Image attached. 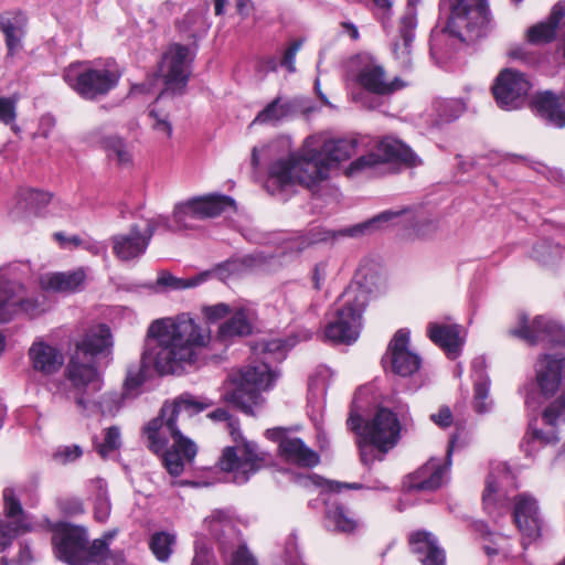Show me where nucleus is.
<instances>
[{
    "label": "nucleus",
    "mask_w": 565,
    "mask_h": 565,
    "mask_svg": "<svg viewBox=\"0 0 565 565\" xmlns=\"http://www.w3.org/2000/svg\"><path fill=\"white\" fill-rule=\"evenodd\" d=\"M254 312L246 308H239L233 316L218 328L217 337L227 342L236 337H245L252 333Z\"/></svg>",
    "instance_id": "nucleus-37"
},
{
    "label": "nucleus",
    "mask_w": 565,
    "mask_h": 565,
    "mask_svg": "<svg viewBox=\"0 0 565 565\" xmlns=\"http://www.w3.org/2000/svg\"><path fill=\"white\" fill-rule=\"evenodd\" d=\"M15 99L0 97V121L4 125H11L17 117Z\"/></svg>",
    "instance_id": "nucleus-54"
},
{
    "label": "nucleus",
    "mask_w": 565,
    "mask_h": 565,
    "mask_svg": "<svg viewBox=\"0 0 565 565\" xmlns=\"http://www.w3.org/2000/svg\"><path fill=\"white\" fill-rule=\"evenodd\" d=\"M409 545L423 565H445V553L433 534L417 531L409 536Z\"/></svg>",
    "instance_id": "nucleus-31"
},
{
    "label": "nucleus",
    "mask_w": 565,
    "mask_h": 565,
    "mask_svg": "<svg viewBox=\"0 0 565 565\" xmlns=\"http://www.w3.org/2000/svg\"><path fill=\"white\" fill-rule=\"evenodd\" d=\"M114 536L115 532H108L88 545V535L83 527L60 524L53 531L52 544L57 558L68 565H124V552L109 547Z\"/></svg>",
    "instance_id": "nucleus-6"
},
{
    "label": "nucleus",
    "mask_w": 565,
    "mask_h": 565,
    "mask_svg": "<svg viewBox=\"0 0 565 565\" xmlns=\"http://www.w3.org/2000/svg\"><path fill=\"white\" fill-rule=\"evenodd\" d=\"M28 360L33 372L46 377L58 373L64 365L62 350L42 337L35 338L31 343Z\"/></svg>",
    "instance_id": "nucleus-24"
},
{
    "label": "nucleus",
    "mask_w": 565,
    "mask_h": 565,
    "mask_svg": "<svg viewBox=\"0 0 565 565\" xmlns=\"http://www.w3.org/2000/svg\"><path fill=\"white\" fill-rule=\"evenodd\" d=\"M327 525L334 532L353 534L362 525L360 519L344 505L334 503L326 512Z\"/></svg>",
    "instance_id": "nucleus-42"
},
{
    "label": "nucleus",
    "mask_w": 565,
    "mask_h": 565,
    "mask_svg": "<svg viewBox=\"0 0 565 565\" xmlns=\"http://www.w3.org/2000/svg\"><path fill=\"white\" fill-rule=\"evenodd\" d=\"M297 111L298 105L296 100L276 97L257 114L250 125L259 124L277 126L282 120L296 115Z\"/></svg>",
    "instance_id": "nucleus-36"
},
{
    "label": "nucleus",
    "mask_w": 565,
    "mask_h": 565,
    "mask_svg": "<svg viewBox=\"0 0 565 565\" xmlns=\"http://www.w3.org/2000/svg\"><path fill=\"white\" fill-rule=\"evenodd\" d=\"M110 329L106 324H98L90 328L82 341L76 344L75 352L83 356H108L113 348Z\"/></svg>",
    "instance_id": "nucleus-30"
},
{
    "label": "nucleus",
    "mask_w": 565,
    "mask_h": 565,
    "mask_svg": "<svg viewBox=\"0 0 565 565\" xmlns=\"http://www.w3.org/2000/svg\"><path fill=\"white\" fill-rule=\"evenodd\" d=\"M454 444L455 440L450 439L444 463L440 459L431 458L414 475L412 489L433 491L441 487L450 468Z\"/></svg>",
    "instance_id": "nucleus-27"
},
{
    "label": "nucleus",
    "mask_w": 565,
    "mask_h": 565,
    "mask_svg": "<svg viewBox=\"0 0 565 565\" xmlns=\"http://www.w3.org/2000/svg\"><path fill=\"white\" fill-rule=\"evenodd\" d=\"M532 256L537 262L550 265L562 256V248L558 244L545 239L533 247Z\"/></svg>",
    "instance_id": "nucleus-47"
},
{
    "label": "nucleus",
    "mask_w": 565,
    "mask_h": 565,
    "mask_svg": "<svg viewBox=\"0 0 565 565\" xmlns=\"http://www.w3.org/2000/svg\"><path fill=\"white\" fill-rule=\"evenodd\" d=\"M211 278V271H202L193 277L180 278L168 271H161L157 285L170 290H184L195 288Z\"/></svg>",
    "instance_id": "nucleus-43"
},
{
    "label": "nucleus",
    "mask_w": 565,
    "mask_h": 565,
    "mask_svg": "<svg viewBox=\"0 0 565 565\" xmlns=\"http://www.w3.org/2000/svg\"><path fill=\"white\" fill-rule=\"evenodd\" d=\"M120 76L119 71L110 64L99 66L87 62L73 63L63 73L66 84L88 100L107 95L117 86Z\"/></svg>",
    "instance_id": "nucleus-11"
},
{
    "label": "nucleus",
    "mask_w": 565,
    "mask_h": 565,
    "mask_svg": "<svg viewBox=\"0 0 565 565\" xmlns=\"http://www.w3.org/2000/svg\"><path fill=\"white\" fill-rule=\"evenodd\" d=\"M209 406L210 403L184 394L172 403H164L160 415L145 427L148 447L156 454H162L163 466L171 476H180L185 466L193 462L198 452L195 443L181 434L178 420L190 418Z\"/></svg>",
    "instance_id": "nucleus-2"
},
{
    "label": "nucleus",
    "mask_w": 565,
    "mask_h": 565,
    "mask_svg": "<svg viewBox=\"0 0 565 565\" xmlns=\"http://www.w3.org/2000/svg\"><path fill=\"white\" fill-rule=\"evenodd\" d=\"M84 358L75 352L65 369V377L70 383L66 397L73 399L77 408L90 407L86 398L94 396L103 387L100 373L92 362H84Z\"/></svg>",
    "instance_id": "nucleus-14"
},
{
    "label": "nucleus",
    "mask_w": 565,
    "mask_h": 565,
    "mask_svg": "<svg viewBox=\"0 0 565 565\" xmlns=\"http://www.w3.org/2000/svg\"><path fill=\"white\" fill-rule=\"evenodd\" d=\"M120 445V429L117 426H111L106 429L104 441L97 446V451L103 458H106L109 454L117 450Z\"/></svg>",
    "instance_id": "nucleus-50"
},
{
    "label": "nucleus",
    "mask_w": 565,
    "mask_h": 565,
    "mask_svg": "<svg viewBox=\"0 0 565 565\" xmlns=\"http://www.w3.org/2000/svg\"><path fill=\"white\" fill-rule=\"evenodd\" d=\"M356 443L360 450L361 461L364 465H371L375 460V450L377 448L369 440L362 437H358Z\"/></svg>",
    "instance_id": "nucleus-56"
},
{
    "label": "nucleus",
    "mask_w": 565,
    "mask_h": 565,
    "mask_svg": "<svg viewBox=\"0 0 565 565\" xmlns=\"http://www.w3.org/2000/svg\"><path fill=\"white\" fill-rule=\"evenodd\" d=\"M367 301L369 294L363 287L349 286L334 303L324 328V338L333 343H354L362 330Z\"/></svg>",
    "instance_id": "nucleus-8"
},
{
    "label": "nucleus",
    "mask_w": 565,
    "mask_h": 565,
    "mask_svg": "<svg viewBox=\"0 0 565 565\" xmlns=\"http://www.w3.org/2000/svg\"><path fill=\"white\" fill-rule=\"evenodd\" d=\"M146 349L138 364L127 369L122 392H106L99 398L88 396V408H78L86 415L100 413L115 416L127 398L138 394L139 387L154 369L159 374H175L196 361L198 349L210 341V332L198 326L186 313L175 319L162 318L153 321L148 330Z\"/></svg>",
    "instance_id": "nucleus-1"
},
{
    "label": "nucleus",
    "mask_w": 565,
    "mask_h": 565,
    "mask_svg": "<svg viewBox=\"0 0 565 565\" xmlns=\"http://www.w3.org/2000/svg\"><path fill=\"white\" fill-rule=\"evenodd\" d=\"M430 419L441 428L449 427L452 422V414L449 407L443 406L437 413L430 415Z\"/></svg>",
    "instance_id": "nucleus-61"
},
{
    "label": "nucleus",
    "mask_w": 565,
    "mask_h": 565,
    "mask_svg": "<svg viewBox=\"0 0 565 565\" xmlns=\"http://www.w3.org/2000/svg\"><path fill=\"white\" fill-rule=\"evenodd\" d=\"M543 420L550 426L548 429L543 430L530 424L520 443V449L527 458H534L544 447L554 446L559 441L554 427L565 423V396L558 397L545 408Z\"/></svg>",
    "instance_id": "nucleus-16"
},
{
    "label": "nucleus",
    "mask_w": 565,
    "mask_h": 565,
    "mask_svg": "<svg viewBox=\"0 0 565 565\" xmlns=\"http://www.w3.org/2000/svg\"><path fill=\"white\" fill-rule=\"evenodd\" d=\"M175 542V536L167 532H158L151 536L150 548L156 557L164 562L172 553V545Z\"/></svg>",
    "instance_id": "nucleus-46"
},
{
    "label": "nucleus",
    "mask_w": 565,
    "mask_h": 565,
    "mask_svg": "<svg viewBox=\"0 0 565 565\" xmlns=\"http://www.w3.org/2000/svg\"><path fill=\"white\" fill-rule=\"evenodd\" d=\"M356 145L355 138L335 139L326 132L308 137V147L313 149L315 146L330 169L351 158L355 153Z\"/></svg>",
    "instance_id": "nucleus-26"
},
{
    "label": "nucleus",
    "mask_w": 565,
    "mask_h": 565,
    "mask_svg": "<svg viewBox=\"0 0 565 565\" xmlns=\"http://www.w3.org/2000/svg\"><path fill=\"white\" fill-rule=\"evenodd\" d=\"M406 422V413L399 414L386 407H379L374 416L362 426V418L352 409L347 425L358 437L365 438L379 451L387 452L401 439L402 424Z\"/></svg>",
    "instance_id": "nucleus-10"
},
{
    "label": "nucleus",
    "mask_w": 565,
    "mask_h": 565,
    "mask_svg": "<svg viewBox=\"0 0 565 565\" xmlns=\"http://www.w3.org/2000/svg\"><path fill=\"white\" fill-rule=\"evenodd\" d=\"M352 66L354 82L373 95L388 96L405 86L398 76L390 77L383 63L370 53L358 54Z\"/></svg>",
    "instance_id": "nucleus-13"
},
{
    "label": "nucleus",
    "mask_w": 565,
    "mask_h": 565,
    "mask_svg": "<svg viewBox=\"0 0 565 565\" xmlns=\"http://www.w3.org/2000/svg\"><path fill=\"white\" fill-rule=\"evenodd\" d=\"M231 311L230 307L225 303H216L213 306H206L202 309L204 317L211 321H217L228 315Z\"/></svg>",
    "instance_id": "nucleus-57"
},
{
    "label": "nucleus",
    "mask_w": 565,
    "mask_h": 565,
    "mask_svg": "<svg viewBox=\"0 0 565 565\" xmlns=\"http://www.w3.org/2000/svg\"><path fill=\"white\" fill-rule=\"evenodd\" d=\"M3 516L0 518V552L12 544L15 537L31 531L29 515L22 508L15 491L7 487L2 493Z\"/></svg>",
    "instance_id": "nucleus-19"
},
{
    "label": "nucleus",
    "mask_w": 565,
    "mask_h": 565,
    "mask_svg": "<svg viewBox=\"0 0 565 565\" xmlns=\"http://www.w3.org/2000/svg\"><path fill=\"white\" fill-rule=\"evenodd\" d=\"M204 523L213 537L220 542L222 551L225 552V544L236 537L234 522L230 513L215 510L204 520Z\"/></svg>",
    "instance_id": "nucleus-41"
},
{
    "label": "nucleus",
    "mask_w": 565,
    "mask_h": 565,
    "mask_svg": "<svg viewBox=\"0 0 565 565\" xmlns=\"http://www.w3.org/2000/svg\"><path fill=\"white\" fill-rule=\"evenodd\" d=\"M319 486H322L327 490L331 492H340L343 489H352V490H359L363 489L362 483L353 482V483H347V482H339L333 480H323Z\"/></svg>",
    "instance_id": "nucleus-62"
},
{
    "label": "nucleus",
    "mask_w": 565,
    "mask_h": 565,
    "mask_svg": "<svg viewBox=\"0 0 565 565\" xmlns=\"http://www.w3.org/2000/svg\"><path fill=\"white\" fill-rule=\"evenodd\" d=\"M294 345V341L285 339L262 343V360L253 361L239 371L234 379V387L226 392L225 399L243 413L255 416L265 402L262 393L271 388L279 376L271 364L281 362Z\"/></svg>",
    "instance_id": "nucleus-4"
},
{
    "label": "nucleus",
    "mask_w": 565,
    "mask_h": 565,
    "mask_svg": "<svg viewBox=\"0 0 565 565\" xmlns=\"http://www.w3.org/2000/svg\"><path fill=\"white\" fill-rule=\"evenodd\" d=\"M531 88L532 83L525 74L504 68L494 79L492 94L501 109L514 110L525 105Z\"/></svg>",
    "instance_id": "nucleus-18"
},
{
    "label": "nucleus",
    "mask_w": 565,
    "mask_h": 565,
    "mask_svg": "<svg viewBox=\"0 0 565 565\" xmlns=\"http://www.w3.org/2000/svg\"><path fill=\"white\" fill-rule=\"evenodd\" d=\"M390 161H399L408 167H417L422 163L419 157L405 143L394 139H384L379 142L375 151L361 156L351 162L345 174L353 177L361 172L374 170Z\"/></svg>",
    "instance_id": "nucleus-15"
},
{
    "label": "nucleus",
    "mask_w": 565,
    "mask_h": 565,
    "mask_svg": "<svg viewBox=\"0 0 565 565\" xmlns=\"http://www.w3.org/2000/svg\"><path fill=\"white\" fill-rule=\"evenodd\" d=\"M308 147V138L305 140L301 154H291L288 159L276 161L269 169L266 189L271 194L287 185L300 183L307 188L329 177L330 168L321 157V153Z\"/></svg>",
    "instance_id": "nucleus-7"
},
{
    "label": "nucleus",
    "mask_w": 565,
    "mask_h": 565,
    "mask_svg": "<svg viewBox=\"0 0 565 565\" xmlns=\"http://www.w3.org/2000/svg\"><path fill=\"white\" fill-rule=\"evenodd\" d=\"M302 46L301 40L294 41L285 51L281 65L288 70L289 73L296 72V55Z\"/></svg>",
    "instance_id": "nucleus-55"
},
{
    "label": "nucleus",
    "mask_w": 565,
    "mask_h": 565,
    "mask_svg": "<svg viewBox=\"0 0 565 565\" xmlns=\"http://www.w3.org/2000/svg\"><path fill=\"white\" fill-rule=\"evenodd\" d=\"M97 494L94 502V516L98 522H105L110 515L111 504L107 493V484L103 479L94 481Z\"/></svg>",
    "instance_id": "nucleus-45"
},
{
    "label": "nucleus",
    "mask_w": 565,
    "mask_h": 565,
    "mask_svg": "<svg viewBox=\"0 0 565 565\" xmlns=\"http://www.w3.org/2000/svg\"><path fill=\"white\" fill-rule=\"evenodd\" d=\"M497 480L493 472H490L486 480V488L482 494V501L486 509H489L494 503V494L497 492Z\"/></svg>",
    "instance_id": "nucleus-58"
},
{
    "label": "nucleus",
    "mask_w": 565,
    "mask_h": 565,
    "mask_svg": "<svg viewBox=\"0 0 565 565\" xmlns=\"http://www.w3.org/2000/svg\"><path fill=\"white\" fill-rule=\"evenodd\" d=\"M409 342L411 332L407 329H399L395 332L382 359L385 369L404 377L411 376L419 370L422 359L411 350Z\"/></svg>",
    "instance_id": "nucleus-20"
},
{
    "label": "nucleus",
    "mask_w": 565,
    "mask_h": 565,
    "mask_svg": "<svg viewBox=\"0 0 565 565\" xmlns=\"http://www.w3.org/2000/svg\"><path fill=\"white\" fill-rule=\"evenodd\" d=\"M394 216H396V213L382 212L365 222L340 230H328L317 226L310 230L308 244L334 242L345 237L356 238L372 234L375 231H379L383 223L391 221Z\"/></svg>",
    "instance_id": "nucleus-23"
},
{
    "label": "nucleus",
    "mask_w": 565,
    "mask_h": 565,
    "mask_svg": "<svg viewBox=\"0 0 565 565\" xmlns=\"http://www.w3.org/2000/svg\"><path fill=\"white\" fill-rule=\"evenodd\" d=\"M387 212H391V210ZM392 213H396V216L391 221L383 223L380 230L386 228L391 224L404 223L409 225L414 230L416 236L422 238L429 237L437 231L436 221L422 212L404 209L399 211H392Z\"/></svg>",
    "instance_id": "nucleus-35"
},
{
    "label": "nucleus",
    "mask_w": 565,
    "mask_h": 565,
    "mask_svg": "<svg viewBox=\"0 0 565 565\" xmlns=\"http://www.w3.org/2000/svg\"><path fill=\"white\" fill-rule=\"evenodd\" d=\"M20 199L24 202V207L40 212L51 202L52 194L36 189H26L20 193Z\"/></svg>",
    "instance_id": "nucleus-49"
},
{
    "label": "nucleus",
    "mask_w": 565,
    "mask_h": 565,
    "mask_svg": "<svg viewBox=\"0 0 565 565\" xmlns=\"http://www.w3.org/2000/svg\"><path fill=\"white\" fill-rule=\"evenodd\" d=\"M153 234L154 228L150 224H147L145 231H141L137 225H132L128 232L111 236L113 252L122 262L138 258L145 254Z\"/></svg>",
    "instance_id": "nucleus-25"
},
{
    "label": "nucleus",
    "mask_w": 565,
    "mask_h": 565,
    "mask_svg": "<svg viewBox=\"0 0 565 565\" xmlns=\"http://www.w3.org/2000/svg\"><path fill=\"white\" fill-rule=\"evenodd\" d=\"M25 19L22 14L0 15V30L4 34L8 56H13L22 49Z\"/></svg>",
    "instance_id": "nucleus-40"
},
{
    "label": "nucleus",
    "mask_w": 565,
    "mask_h": 565,
    "mask_svg": "<svg viewBox=\"0 0 565 565\" xmlns=\"http://www.w3.org/2000/svg\"><path fill=\"white\" fill-rule=\"evenodd\" d=\"M266 437L278 444L279 457L288 463L310 468L319 462V456L313 450L282 428L267 429Z\"/></svg>",
    "instance_id": "nucleus-22"
},
{
    "label": "nucleus",
    "mask_w": 565,
    "mask_h": 565,
    "mask_svg": "<svg viewBox=\"0 0 565 565\" xmlns=\"http://www.w3.org/2000/svg\"><path fill=\"white\" fill-rule=\"evenodd\" d=\"M232 209H235V201L227 195L209 194L193 198L175 205L177 227L193 230L196 227L195 221L215 217Z\"/></svg>",
    "instance_id": "nucleus-17"
},
{
    "label": "nucleus",
    "mask_w": 565,
    "mask_h": 565,
    "mask_svg": "<svg viewBox=\"0 0 565 565\" xmlns=\"http://www.w3.org/2000/svg\"><path fill=\"white\" fill-rule=\"evenodd\" d=\"M255 263L256 259L253 256L228 259L210 270L211 277L215 275L221 280H226L231 276L242 275L246 270L253 268Z\"/></svg>",
    "instance_id": "nucleus-44"
},
{
    "label": "nucleus",
    "mask_w": 565,
    "mask_h": 565,
    "mask_svg": "<svg viewBox=\"0 0 565 565\" xmlns=\"http://www.w3.org/2000/svg\"><path fill=\"white\" fill-rule=\"evenodd\" d=\"M416 25L417 19H415L413 11L402 17L399 39L393 44V52L403 66H408L411 64L412 43L415 38L414 30Z\"/></svg>",
    "instance_id": "nucleus-39"
},
{
    "label": "nucleus",
    "mask_w": 565,
    "mask_h": 565,
    "mask_svg": "<svg viewBox=\"0 0 565 565\" xmlns=\"http://www.w3.org/2000/svg\"><path fill=\"white\" fill-rule=\"evenodd\" d=\"M83 455V450L77 445L62 446L54 452V459L63 465L70 463L78 459Z\"/></svg>",
    "instance_id": "nucleus-53"
},
{
    "label": "nucleus",
    "mask_w": 565,
    "mask_h": 565,
    "mask_svg": "<svg viewBox=\"0 0 565 565\" xmlns=\"http://www.w3.org/2000/svg\"><path fill=\"white\" fill-rule=\"evenodd\" d=\"M190 50L188 46L181 44L171 45L163 54L159 64L158 74L150 76L147 82L131 87L130 94L136 96L139 94H154V87L161 78L164 83V90H162L158 98L164 92L182 93L190 76Z\"/></svg>",
    "instance_id": "nucleus-12"
},
{
    "label": "nucleus",
    "mask_w": 565,
    "mask_h": 565,
    "mask_svg": "<svg viewBox=\"0 0 565 565\" xmlns=\"http://www.w3.org/2000/svg\"><path fill=\"white\" fill-rule=\"evenodd\" d=\"M327 268H328V265L326 262H320L318 264H316V266L313 267V270H312V275H311V281H312V285H313V288L316 290H320L322 288V285L327 278Z\"/></svg>",
    "instance_id": "nucleus-60"
},
{
    "label": "nucleus",
    "mask_w": 565,
    "mask_h": 565,
    "mask_svg": "<svg viewBox=\"0 0 565 565\" xmlns=\"http://www.w3.org/2000/svg\"><path fill=\"white\" fill-rule=\"evenodd\" d=\"M92 142L98 143L106 152L107 158L118 167L127 168L134 162V154L130 145L117 135L98 136L97 132L90 135Z\"/></svg>",
    "instance_id": "nucleus-33"
},
{
    "label": "nucleus",
    "mask_w": 565,
    "mask_h": 565,
    "mask_svg": "<svg viewBox=\"0 0 565 565\" xmlns=\"http://www.w3.org/2000/svg\"><path fill=\"white\" fill-rule=\"evenodd\" d=\"M86 273L83 268L72 271L50 273L41 276L40 285L44 290L53 292H75L83 288Z\"/></svg>",
    "instance_id": "nucleus-32"
},
{
    "label": "nucleus",
    "mask_w": 565,
    "mask_h": 565,
    "mask_svg": "<svg viewBox=\"0 0 565 565\" xmlns=\"http://www.w3.org/2000/svg\"><path fill=\"white\" fill-rule=\"evenodd\" d=\"M213 420L226 422L231 434L236 441L233 447L224 449L220 459L222 470L233 475V481L237 484L247 482L266 463V456L259 451L257 445L245 440L238 429L237 420L234 419L226 409L217 408L209 414Z\"/></svg>",
    "instance_id": "nucleus-9"
},
{
    "label": "nucleus",
    "mask_w": 565,
    "mask_h": 565,
    "mask_svg": "<svg viewBox=\"0 0 565 565\" xmlns=\"http://www.w3.org/2000/svg\"><path fill=\"white\" fill-rule=\"evenodd\" d=\"M192 565H216L206 543L201 539L195 541Z\"/></svg>",
    "instance_id": "nucleus-52"
},
{
    "label": "nucleus",
    "mask_w": 565,
    "mask_h": 565,
    "mask_svg": "<svg viewBox=\"0 0 565 565\" xmlns=\"http://www.w3.org/2000/svg\"><path fill=\"white\" fill-rule=\"evenodd\" d=\"M427 334L450 359H456L459 355L465 341L460 337L459 324L430 322L427 327Z\"/></svg>",
    "instance_id": "nucleus-29"
},
{
    "label": "nucleus",
    "mask_w": 565,
    "mask_h": 565,
    "mask_svg": "<svg viewBox=\"0 0 565 565\" xmlns=\"http://www.w3.org/2000/svg\"><path fill=\"white\" fill-rule=\"evenodd\" d=\"M565 18V2H557L551 11L546 21H542L531 26L526 32V40L534 45L545 44L553 41L556 36V30Z\"/></svg>",
    "instance_id": "nucleus-34"
},
{
    "label": "nucleus",
    "mask_w": 565,
    "mask_h": 565,
    "mask_svg": "<svg viewBox=\"0 0 565 565\" xmlns=\"http://www.w3.org/2000/svg\"><path fill=\"white\" fill-rule=\"evenodd\" d=\"M231 565H257V562L245 546H239L232 555Z\"/></svg>",
    "instance_id": "nucleus-59"
},
{
    "label": "nucleus",
    "mask_w": 565,
    "mask_h": 565,
    "mask_svg": "<svg viewBox=\"0 0 565 565\" xmlns=\"http://www.w3.org/2000/svg\"><path fill=\"white\" fill-rule=\"evenodd\" d=\"M513 521L520 531L523 545L536 541L542 534L543 518L536 498L527 492L513 499Z\"/></svg>",
    "instance_id": "nucleus-21"
},
{
    "label": "nucleus",
    "mask_w": 565,
    "mask_h": 565,
    "mask_svg": "<svg viewBox=\"0 0 565 565\" xmlns=\"http://www.w3.org/2000/svg\"><path fill=\"white\" fill-rule=\"evenodd\" d=\"M148 224H150L154 228V231L158 227H163L168 231L185 230L184 227H177V221H175L174 216L172 217V221H170L166 216H159L156 221H150Z\"/></svg>",
    "instance_id": "nucleus-64"
},
{
    "label": "nucleus",
    "mask_w": 565,
    "mask_h": 565,
    "mask_svg": "<svg viewBox=\"0 0 565 565\" xmlns=\"http://www.w3.org/2000/svg\"><path fill=\"white\" fill-rule=\"evenodd\" d=\"M486 361L479 356L472 361L475 379L473 407L477 413L483 414L491 409L492 401L489 399L490 380L484 372Z\"/></svg>",
    "instance_id": "nucleus-38"
},
{
    "label": "nucleus",
    "mask_w": 565,
    "mask_h": 565,
    "mask_svg": "<svg viewBox=\"0 0 565 565\" xmlns=\"http://www.w3.org/2000/svg\"><path fill=\"white\" fill-rule=\"evenodd\" d=\"M450 14L446 31L431 34L430 55L437 63L451 56L448 36L461 43H471L486 35L491 22L487 0H450Z\"/></svg>",
    "instance_id": "nucleus-5"
},
{
    "label": "nucleus",
    "mask_w": 565,
    "mask_h": 565,
    "mask_svg": "<svg viewBox=\"0 0 565 565\" xmlns=\"http://www.w3.org/2000/svg\"><path fill=\"white\" fill-rule=\"evenodd\" d=\"M434 107L439 119L444 122L458 118L465 110V104L460 99L437 100Z\"/></svg>",
    "instance_id": "nucleus-48"
},
{
    "label": "nucleus",
    "mask_w": 565,
    "mask_h": 565,
    "mask_svg": "<svg viewBox=\"0 0 565 565\" xmlns=\"http://www.w3.org/2000/svg\"><path fill=\"white\" fill-rule=\"evenodd\" d=\"M55 118L52 115L42 116L39 125V135L44 138H49L55 127Z\"/></svg>",
    "instance_id": "nucleus-63"
},
{
    "label": "nucleus",
    "mask_w": 565,
    "mask_h": 565,
    "mask_svg": "<svg viewBox=\"0 0 565 565\" xmlns=\"http://www.w3.org/2000/svg\"><path fill=\"white\" fill-rule=\"evenodd\" d=\"M149 117L151 118V128L157 134L162 135L167 139L171 138L172 125L166 115H160L154 109H151L149 111Z\"/></svg>",
    "instance_id": "nucleus-51"
},
{
    "label": "nucleus",
    "mask_w": 565,
    "mask_h": 565,
    "mask_svg": "<svg viewBox=\"0 0 565 565\" xmlns=\"http://www.w3.org/2000/svg\"><path fill=\"white\" fill-rule=\"evenodd\" d=\"M509 334L530 345L562 348V351L554 354L541 355L534 366L537 395L545 398L553 396L565 376V329L545 316H537L531 320L526 315L521 313L516 326L509 330Z\"/></svg>",
    "instance_id": "nucleus-3"
},
{
    "label": "nucleus",
    "mask_w": 565,
    "mask_h": 565,
    "mask_svg": "<svg viewBox=\"0 0 565 565\" xmlns=\"http://www.w3.org/2000/svg\"><path fill=\"white\" fill-rule=\"evenodd\" d=\"M531 106L548 125L565 127V97H557L548 90L541 92L533 96Z\"/></svg>",
    "instance_id": "nucleus-28"
}]
</instances>
